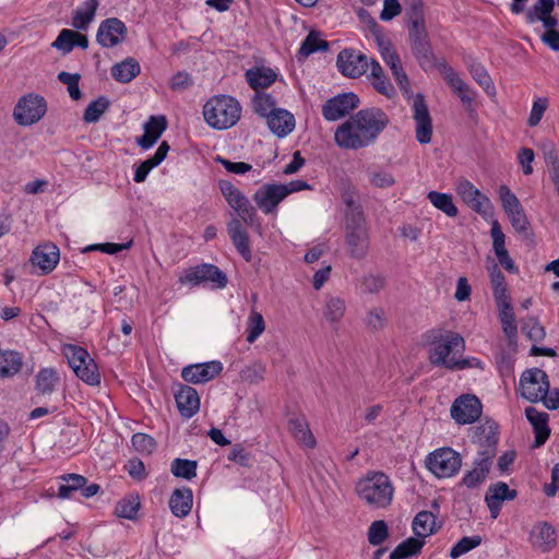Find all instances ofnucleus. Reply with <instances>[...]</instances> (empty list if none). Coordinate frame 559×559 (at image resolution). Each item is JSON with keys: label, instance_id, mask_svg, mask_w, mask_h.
I'll return each mask as SVG.
<instances>
[{"label": "nucleus", "instance_id": "16", "mask_svg": "<svg viewBox=\"0 0 559 559\" xmlns=\"http://www.w3.org/2000/svg\"><path fill=\"white\" fill-rule=\"evenodd\" d=\"M286 197L282 183H266L254 192L253 201L264 214H271Z\"/></svg>", "mask_w": 559, "mask_h": 559}, {"label": "nucleus", "instance_id": "27", "mask_svg": "<svg viewBox=\"0 0 559 559\" xmlns=\"http://www.w3.org/2000/svg\"><path fill=\"white\" fill-rule=\"evenodd\" d=\"M414 119L416 122V140H431V118L420 95L414 100Z\"/></svg>", "mask_w": 559, "mask_h": 559}, {"label": "nucleus", "instance_id": "15", "mask_svg": "<svg viewBox=\"0 0 559 559\" xmlns=\"http://www.w3.org/2000/svg\"><path fill=\"white\" fill-rule=\"evenodd\" d=\"M462 201L473 211L480 215H486L491 210V202L481 193L471 181L461 178L455 188Z\"/></svg>", "mask_w": 559, "mask_h": 559}, {"label": "nucleus", "instance_id": "24", "mask_svg": "<svg viewBox=\"0 0 559 559\" xmlns=\"http://www.w3.org/2000/svg\"><path fill=\"white\" fill-rule=\"evenodd\" d=\"M525 416L530 424L533 426L535 441L534 448L542 447L550 436L548 426L549 415L545 412H539L533 406L525 408Z\"/></svg>", "mask_w": 559, "mask_h": 559}, {"label": "nucleus", "instance_id": "43", "mask_svg": "<svg viewBox=\"0 0 559 559\" xmlns=\"http://www.w3.org/2000/svg\"><path fill=\"white\" fill-rule=\"evenodd\" d=\"M429 202L439 211L443 212L449 217H455L459 214V210L453 202L451 194L442 193L438 191H430L427 194Z\"/></svg>", "mask_w": 559, "mask_h": 559}, {"label": "nucleus", "instance_id": "42", "mask_svg": "<svg viewBox=\"0 0 559 559\" xmlns=\"http://www.w3.org/2000/svg\"><path fill=\"white\" fill-rule=\"evenodd\" d=\"M424 545L425 540L419 537H408L393 549L390 554V559H406L412 556H417L420 554Z\"/></svg>", "mask_w": 559, "mask_h": 559}, {"label": "nucleus", "instance_id": "35", "mask_svg": "<svg viewBox=\"0 0 559 559\" xmlns=\"http://www.w3.org/2000/svg\"><path fill=\"white\" fill-rule=\"evenodd\" d=\"M23 367V355L17 350H2L0 357V377L2 379L12 378L17 374Z\"/></svg>", "mask_w": 559, "mask_h": 559}, {"label": "nucleus", "instance_id": "38", "mask_svg": "<svg viewBox=\"0 0 559 559\" xmlns=\"http://www.w3.org/2000/svg\"><path fill=\"white\" fill-rule=\"evenodd\" d=\"M61 480L58 487V497L61 499H72L75 492L87 483V478L75 473L63 474L59 477Z\"/></svg>", "mask_w": 559, "mask_h": 559}, {"label": "nucleus", "instance_id": "29", "mask_svg": "<svg viewBox=\"0 0 559 559\" xmlns=\"http://www.w3.org/2000/svg\"><path fill=\"white\" fill-rule=\"evenodd\" d=\"M492 465V460L488 456H479L474 462V468L468 471L462 478V485L467 488H475L481 484L488 476Z\"/></svg>", "mask_w": 559, "mask_h": 559}, {"label": "nucleus", "instance_id": "20", "mask_svg": "<svg viewBox=\"0 0 559 559\" xmlns=\"http://www.w3.org/2000/svg\"><path fill=\"white\" fill-rule=\"evenodd\" d=\"M516 496V490L510 489L503 481H498L489 486L485 496V501L490 511L491 518L496 519L499 515L504 501L514 500Z\"/></svg>", "mask_w": 559, "mask_h": 559}, {"label": "nucleus", "instance_id": "3", "mask_svg": "<svg viewBox=\"0 0 559 559\" xmlns=\"http://www.w3.org/2000/svg\"><path fill=\"white\" fill-rule=\"evenodd\" d=\"M356 491L368 506L385 508L391 504L394 489L385 474L373 473L357 483Z\"/></svg>", "mask_w": 559, "mask_h": 559}, {"label": "nucleus", "instance_id": "21", "mask_svg": "<svg viewBox=\"0 0 559 559\" xmlns=\"http://www.w3.org/2000/svg\"><path fill=\"white\" fill-rule=\"evenodd\" d=\"M60 259L59 248L52 242H45L37 246L32 253V263L48 274L57 266Z\"/></svg>", "mask_w": 559, "mask_h": 559}, {"label": "nucleus", "instance_id": "12", "mask_svg": "<svg viewBox=\"0 0 559 559\" xmlns=\"http://www.w3.org/2000/svg\"><path fill=\"white\" fill-rule=\"evenodd\" d=\"M336 66L338 71L347 78L356 79L365 74L369 68L366 55L345 48L337 55Z\"/></svg>", "mask_w": 559, "mask_h": 559}, {"label": "nucleus", "instance_id": "13", "mask_svg": "<svg viewBox=\"0 0 559 559\" xmlns=\"http://www.w3.org/2000/svg\"><path fill=\"white\" fill-rule=\"evenodd\" d=\"M481 403L475 395L457 397L451 406V416L460 425L473 424L481 415Z\"/></svg>", "mask_w": 559, "mask_h": 559}, {"label": "nucleus", "instance_id": "7", "mask_svg": "<svg viewBox=\"0 0 559 559\" xmlns=\"http://www.w3.org/2000/svg\"><path fill=\"white\" fill-rule=\"evenodd\" d=\"M63 354L75 374L87 384H99L100 376L97 366L90 357L86 349L76 345H66Z\"/></svg>", "mask_w": 559, "mask_h": 559}, {"label": "nucleus", "instance_id": "51", "mask_svg": "<svg viewBox=\"0 0 559 559\" xmlns=\"http://www.w3.org/2000/svg\"><path fill=\"white\" fill-rule=\"evenodd\" d=\"M345 310V301L340 297L332 296L329 297L325 302L323 316L330 323H338L341 319L344 317Z\"/></svg>", "mask_w": 559, "mask_h": 559}, {"label": "nucleus", "instance_id": "55", "mask_svg": "<svg viewBox=\"0 0 559 559\" xmlns=\"http://www.w3.org/2000/svg\"><path fill=\"white\" fill-rule=\"evenodd\" d=\"M140 508V501L138 497H126L121 499L115 509V514L118 518L129 519L132 520L135 518L138 511Z\"/></svg>", "mask_w": 559, "mask_h": 559}, {"label": "nucleus", "instance_id": "41", "mask_svg": "<svg viewBox=\"0 0 559 559\" xmlns=\"http://www.w3.org/2000/svg\"><path fill=\"white\" fill-rule=\"evenodd\" d=\"M97 7L98 0H86L74 11L72 26L76 29H86L94 19Z\"/></svg>", "mask_w": 559, "mask_h": 559}, {"label": "nucleus", "instance_id": "46", "mask_svg": "<svg viewBox=\"0 0 559 559\" xmlns=\"http://www.w3.org/2000/svg\"><path fill=\"white\" fill-rule=\"evenodd\" d=\"M167 128L165 116H151L144 123V133L135 140H158Z\"/></svg>", "mask_w": 559, "mask_h": 559}, {"label": "nucleus", "instance_id": "11", "mask_svg": "<svg viewBox=\"0 0 559 559\" xmlns=\"http://www.w3.org/2000/svg\"><path fill=\"white\" fill-rule=\"evenodd\" d=\"M522 396L532 402H538L548 393L550 384L547 373L539 368L525 370L520 379Z\"/></svg>", "mask_w": 559, "mask_h": 559}, {"label": "nucleus", "instance_id": "56", "mask_svg": "<svg viewBox=\"0 0 559 559\" xmlns=\"http://www.w3.org/2000/svg\"><path fill=\"white\" fill-rule=\"evenodd\" d=\"M58 80L67 85L68 93L73 100H79L82 97V93L79 86L81 75L79 73H69L61 71L58 73Z\"/></svg>", "mask_w": 559, "mask_h": 559}, {"label": "nucleus", "instance_id": "36", "mask_svg": "<svg viewBox=\"0 0 559 559\" xmlns=\"http://www.w3.org/2000/svg\"><path fill=\"white\" fill-rule=\"evenodd\" d=\"M370 74L369 78L372 81V86L381 95L391 97L394 94V86L390 83L389 79L384 75V71L380 63L371 59L368 61Z\"/></svg>", "mask_w": 559, "mask_h": 559}, {"label": "nucleus", "instance_id": "1", "mask_svg": "<svg viewBox=\"0 0 559 559\" xmlns=\"http://www.w3.org/2000/svg\"><path fill=\"white\" fill-rule=\"evenodd\" d=\"M389 123L390 118L382 109H360L336 129L334 140H376Z\"/></svg>", "mask_w": 559, "mask_h": 559}, {"label": "nucleus", "instance_id": "28", "mask_svg": "<svg viewBox=\"0 0 559 559\" xmlns=\"http://www.w3.org/2000/svg\"><path fill=\"white\" fill-rule=\"evenodd\" d=\"M192 502L193 493L190 488H177L170 496L169 507L175 516L185 518L190 513L192 509Z\"/></svg>", "mask_w": 559, "mask_h": 559}, {"label": "nucleus", "instance_id": "44", "mask_svg": "<svg viewBox=\"0 0 559 559\" xmlns=\"http://www.w3.org/2000/svg\"><path fill=\"white\" fill-rule=\"evenodd\" d=\"M384 62L389 66L392 74L399 84L401 91L408 94L411 92L409 80L405 71L403 70L401 59L396 52L385 56Z\"/></svg>", "mask_w": 559, "mask_h": 559}, {"label": "nucleus", "instance_id": "31", "mask_svg": "<svg viewBox=\"0 0 559 559\" xmlns=\"http://www.w3.org/2000/svg\"><path fill=\"white\" fill-rule=\"evenodd\" d=\"M288 430L293 437L302 445L313 449L317 444L309 424L304 415L290 418L288 420Z\"/></svg>", "mask_w": 559, "mask_h": 559}, {"label": "nucleus", "instance_id": "64", "mask_svg": "<svg viewBox=\"0 0 559 559\" xmlns=\"http://www.w3.org/2000/svg\"><path fill=\"white\" fill-rule=\"evenodd\" d=\"M74 31L64 28L62 29L56 40L51 44V46L59 51H61L62 55H67L72 51L74 48Z\"/></svg>", "mask_w": 559, "mask_h": 559}, {"label": "nucleus", "instance_id": "62", "mask_svg": "<svg viewBox=\"0 0 559 559\" xmlns=\"http://www.w3.org/2000/svg\"><path fill=\"white\" fill-rule=\"evenodd\" d=\"M522 331L533 342H540L546 336L545 328L538 322L536 318H528L524 322Z\"/></svg>", "mask_w": 559, "mask_h": 559}, {"label": "nucleus", "instance_id": "8", "mask_svg": "<svg viewBox=\"0 0 559 559\" xmlns=\"http://www.w3.org/2000/svg\"><path fill=\"white\" fill-rule=\"evenodd\" d=\"M428 469L439 478L454 476L461 468L462 457L451 448H441L427 456Z\"/></svg>", "mask_w": 559, "mask_h": 559}, {"label": "nucleus", "instance_id": "58", "mask_svg": "<svg viewBox=\"0 0 559 559\" xmlns=\"http://www.w3.org/2000/svg\"><path fill=\"white\" fill-rule=\"evenodd\" d=\"M481 544V537L479 535L465 536L461 538L450 551V557L453 559L468 552L469 550L478 547Z\"/></svg>", "mask_w": 559, "mask_h": 559}, {"label": "nucleus", "instance_id": "10", "mask_svg": "<svg viewBox=\"0 0 559 559\" xmlns=\"http://www.w3.org/2000/svg\"><path fill=\"white\" fill-rule=\"evenodd\" d=\"M205 282H211L218 288H224L227 285V276L216 265L204 263L187 269L179 277V283L182 285L198 286Z\"/></svg>", "mask_w": 559, "mask_h": 559}, {"label": "nucleus", "instance_id": "23", "mask_svg": "<svg viewBox=\"0 0 559 559\" xmlns=\"http://www.w3.org/2000/svg\"><path fill=\"white\" fill-rule=\"evenodd\" d=\"M177 408L181 416L191 418L200 408V397L197 390L187 384H180L175 393Z\"/></svg>", "mask_w": 559, "mask_h": 559}, {"label": "nucleus", "instance_id": "18", "mask_svg": "<svg viewBox=\"0 0 559 559\" xmlns=\"http://www.w3.org/2000/svg\"><path fill=\"white\" fill-rule=\"evenodd\" d=\"M222 370V362L213 360L185 367L181 371V377L185 381L190 383H205L218 376Z\"/></svg>", "mask_w": 559, "mask_h": 559}, {"label": "nucleus", "instance_id": "37", "mask_svg": "<svg viewBox=\"0 0 559 559\" xmlns=\"http://www.w3.org/2000/svg\"><path fill=\"white\" fill-rule=\"evenodd\" d=\"M412 528L415 536L425 540L426 537L437 532L436 516L430 511H420L415 515Z\"/></svg>", "mask_w": 559, "mask_h": 559}, {"label": "nucleus", "instance_id": "2", "mask_svg": "<svg viewBox=\"0 0 559 559\" xmlns=\"http://www.w3.org/2000/svg\"><path fill=\"white\" fill-rule=\"evenodd\" d=\"M241 106L231 96L218 95L209 99L203 116L209 126L217 130L231 128L240 119Z\"/></svg>", "mask_w": 559, "mask_h": 559}, {"label": "nucleus", "instance_id": "47", "mask_svg": "<svg viewBox=\"0 0 559 559\" xmlns=\"http://www.w3.org/2000/svg\"><path fill=\"white\" fill-rule=\"evenodd\" d=\"M499 319L507 338L511 342L518 336V326L512 305L499 307Z\"/></svg>", "mask_w": 559, "mask_h": 559}, {"label": "nucleus", "instance_id": "22", "mask_svg": "<svg viewBox=\"0 0 559 559\" xmlns=\"http://www.w3.org/2000/svg\"><path fill=\"white\" fill-rule=\"evenodd\" d=\"M530 542L533 547L543 552L552 550L557 545L555 527L548 522H540L534 525L530 533Z\"/></svg>", "mask_w": 559, "mask_h": 559}, {"label": "nucleus", "instance_id": "9", "mask_svg": "<svg viewBox=\"0 0 559 559\" xmlns=\"http://www.w3.org/2000/svg\"><path fill=\"white\" fill-rule=\"evenodd\" d=\"M46 111V99L40 95L29 93L17 100L13 110V117L17 124L31 126L39 121Z\"/></svg>", "mask_w": 559, "mask_h": 559}, {"label": "nucleus", "instance_id": "32", "mask_svg": "<svg viewBox=\"0 0 559 559\" xmlns=\"http://www.w3.org/2000/svg\"><path fill=\"white\" fill-rule=\"evenodd\" d=\"M245 76L249 86L255 92H259V90L266 88L275 82L277 75L270 68L254 67L247 70Z\"/></svg>", "mask_w": 559, "mask_h": 559}, {"label": "nucleus", "instance_id": "34", "mask_svg": "<svg viewBox=\"0 0 559 559\" xmlns=\"http://www.w3.org/2000/svg\"><path fill=\"white\" fill-rule=\"evenodd\" d=\"M169 151L168 142H162L155 154L142 162L134 171L133 180L138 183L145 181L150 171L158 166L167 156Z\"/></svg>", "mask_w": 559, "mask_h": 559}, {"label": "nucleus", "instance_id": "5", "mask_svg": "<svg viewBox=\"0 0 559 559\" xmlns=\"http://www.w3.org/2000/svg\"><path fill=\"white\" fill-rule=\"evenodd\" d=\"M345 243L350 258L362 260L370 248V236L364 213L357 209L345 219Z\"/></svg>", "mask_w": 559, "mask_h": 559}, {"label": "nucleus", "instance_id": "4", "mask_svg": "<svg viewBox=\"0 0 559 559\" xmlns=\"http://www.w3.org/2000/svg\"><path fill=\"white\" fill-rule=\"evenodd\" d=\"M430 349L429 360L433 366H442L449 369V365L454 358L448 359L453 353H462L465 348L464 338L454 332H442L441 330H431L427 335Z\"/></svg>", "mask_w": 559, "mask_h": 559}, {"label": "nucleus", "instance_id": "60", "mask_svg": "<svg viewBox=\"0 0 559 559\" xmlns=\"http://www.w3.org/2000/svg\"><path fill=\"white\" fill-rule=\"evenodd\" d=\"M131 442L135 451L142 454H151L157 447L152 436L142 432L134 433L131 438Z\"/></svg>", "mask_w": 559, "mask_h": 559}, {"label": "nucleus", "instance_id": "45", "mask_svg": "<svg viewBox=\"0 0 559 559\" xmlns=\"http://www.w3.org/2000/svg\"><path fill=\"white\" fill-rule=\"evenodd\" d=\"M507 215L514 230L521 235L523 239L532 242L534 234L531 229V224L524 209L521 207L520 210H515Z\"/></svg>", "mask_w": 559, "mask_h": 559}, {"label": "nucleus", "instance_id": "30", "mask_svg": "<svg viewBox=\"0 0 559 559\" xmlns=\"http://www.w3.org/2000/svg\"><path fill=\"white\" fill-rule=\"evenodd\" d=\"M270 130L278 138L286 136L295 127L294 116L285 110L277 109L266 119Z\"/></svg>", "mask_w": 559, "mask_h": 559}, {"label": "nucleus", "instance_id": "63", "mask_svg": "<svg viewBox=\"0 0 559 559\" xmlns=\"http://www.w3.org/2000/svg\"><path fill=\"white\" fill-rule=\"evenodd\" d=\"M105 112V96H99L93 100L85 109L83 120L86 123L96 122Z\"/></svg>", "mask_w": 559, "mask_h": 559}, {"label": "nucleus", "instance_id": "57", "mask_svg": "<svg viewBox=\"0 0 559 559\" xmlns=\"http://www.w3.org/2000/svg\"><path fill=\"white\" fill-rule=\"evenodd\" d=\"M265 330V323L262 314L258 311H252L248 319L247 342L253 343Z\"/></svg>", "mask_w": 559, "mask_h": 559}, {"label": "nucleus", "instance_id": "50", "mask_svg": "<svg viewBox=\"0 0 559 559\" xmlns=\"http://www.w3.org/2000/svg\"><path fill=\"white\" fill-rule=\"evenodd\" d=\"M127 36V26L117 17L107 19V47L121 44Z\"/></svg>", "mask_w": 559, "mask_h": 559}, {"label": "nucleus", "instance_id": "54", "mask_svg": "<svg viewBox=\"0 0 559 559\" xmlns=\"http://www.w3.org/2000/svg\"><path fill=\"white\" fill-rule=\"evenodd\" d=\"M197 461L175 459L171 462L170 471L174 476L190 480L197 476Z\"/></svg>", "mask_w": 559, "mask_h": 559}, {"label": "nucleus", "instance_id": "14", "mask_svg": "<svg viewBox=\"0 0 559 559\" xmlns=\"http://www.w3.org/2000/svg\"><path fill=\"white\" fill-rule=\"evenodd\" d=\"M359 106L355 93H343L328 99L322 106V115L329 121L338 120Z\"/></svg>", "mask_w": 559, "mask_h": 559}, {"label": "nucleus", "instance_id": "25", "mask_svg": "<svg viewBox=\"0 0 559 559\" xmlns=\"http://www.w3.org/2000/svg\"><path fill=\"white\" fill-rule=\"evenodd\" d=\"M227 233L239 254L247 262H250L252 259V252L249 245V236L245 228L242 227L239 218H233L228 222Z\"/></svg>", "mask_w": 559, "mask_h": 559}, {"label": "nucleus", "instance_id": "40", "mask_svg": "<svg viewBox=\"0 0 559 559\" xmlns=\"http://www.w3.org/2000/svg\"><path fill=\"white\" fill-rule=\"evenodd\" d=\"M59 382L58 373L52 368H43L35 377V390L38 394L50 395Z\"/></svg>", "mask_w": 559, "mask_h": 559}, {"label": "nucleus", "instance_id": "61", "mask_svg": "<svg viewBox=\"0 0 559 559\" xmlns=\"http://www.w3.org/2000/svg\"><path fill=\"white\" fill-rule=\"evenodd\" d=\"M498 192L506 214H509L511 212H514L515 210H520L521 207H523L518 197L510 190L508 186H500Z\"/></svg>", "mask_w": 559, "mask_h": 559}, {"label": "nucleus", "instance_id": "26", "mask_svg": "<svg viewBox=\"0 0 559 559\" xmlns=\"http://www.w3.org/2000/svg\"><path fill=\"white\" fill-rule=\"evenodd\" d=\"M490 235L492 238V246L499 263L510 273H518V267L513 260L510 258L508 250L504 246V234L498 221L491 225Z\"/></svg>", "mask_w": 559, "mask_h": 559}, {"label": "nucleus", "instance_id": "39", "mask_svg": "<svg viewBox=\"0 0 559 559\" xmlns=\"http://www.w3.org/2000/svg\"><path fill=\"white\" fill-rule=\"evenodd\" d=\"M411 47L413 55L423 69H431L435 66V56L429 37L411 43Z\"/></svg>", "mask_w": 559, "mask_h": 559}, {"label": "nucleus", "instance_id": "59", "mask_svg": "<svg viewBox=\"0 0 559 559\" xmlns=\"http://www.w3.org/2000/svg\"><path fill=\"white\" fill-rule=\"evenodd\" d=\"M389 537L388 525L383 520L371 523L368 530V542L373 546H379Z\"/></svg>", "mask_w": 559, "mask_h": 559}, {"label": "nucleus", "instance_id": "19", "mask_svg": "<svg viewBox=\"0 0 559 559\" xmlns=\"http://www.w3.org/2000/svg\"><path fill=\"white\" fill-rule=\"evenodd\" d=\"M409 41L428 38V31L425 25L424 8L420 0H413L406 9Z\"/></svg>", "mask_w": 559, "mask_h": 559}, {"label": "nucleus", "instance_id": "48", "mask_svg": "<svg viewBox=\"0 0 559 559\" xmlns=\"http://www.w3.org/2000/svg\"><path fill=\"white\" fill-rule=\"evenodd\" d=\"M467 67L473 79L487 92V94L493 95L496 90L485 67L475 60H471Z\"/></svg>", "mask_w": 559, "mask_h": 559}, {"label": "nucleus", "instance_id": "53", "mask_svg": "<svg viewBox=\"0 0 559 559\" xmlns=\"http://www.w3.org/2000/svg\"><path fill=\"white\" fill-rule=\"evenodd\" d=\"M253 111L261 117L269 118L275 112V102L270 94L257 92L252 99Z\"/></svg>", "mask_w": 559, "mask_h": 559}, {"label": "nucleus", "instance_id": "49", "mask_svg": "<svg viewBox=\"0 0 559 559\" xmlns=\"http://www.w3.org/2000/svg\"><path fill=\"white\" fill-rule=\"evenodd\" d=\"M555 0H536L533 7L526 11L525 19L528 24L544 21L547 14L552 13Z\"/></svg>", "mask_w": 559, "mask_h": 559}, {"label": "nucleus", "instance_id": "52", "mask_svg": "<svg viewBox=\"0 0 559 559\" xmlns=\"http://www.w3.org/2000/svg\"><path fill=\"white\" fill-rule=\"evenodd\" d=\"M328 49V41L320 39L319 34L314 31H311L302 41L298 53L302 57H308L316 51H325Z\"/></svg>", "mask_w": 559, "mask_h": 559}, {"label": "nucleus", "instance_id": "17", "mask_svg": "<svg viewBox=\"0 0 559 559\" xmlns=\"http://www.w3.org/2000/svg\"><path fill=\"white\" fill-rule=\"evenodd\" d=\"M499 426L495 420H486L483 425L478 426L475 431L474 438L480 445L478 451L479 456H488L493 459L497 454V444L499 441Z\"/></svg>", "mask_w": 559, "mask_h": 559}, {"label": "nucleus", "instance_id": "6", "mask_svg": "<svg viewBox=\"0 0 559 559\" xmlns=\"http://www.w3.org/2000/svg\"><path fill=\"white\" fill-rule=\"evenodd\" d=\"M218 186L225 200L238 213L241 221L260 233L261 223L249 199L228 180H221Z\"/></svg>", "mask_w": 559, "mask_h": 559}, {"label": "nucleus", "instance_id": "33", "mask_svg": "<svg viewBox=\"0 0 559 559\" xmlns=\"http://www.w3.org/2000/svg\"><path fill=\"white\" fill-rule=\"evenodd\" d=\"M111 76L119 83H129L141 73V66L136 59L128 57L110 69Z\"/></svg>", "mask_w": 559, "mask_h": 559}]
</instances>
